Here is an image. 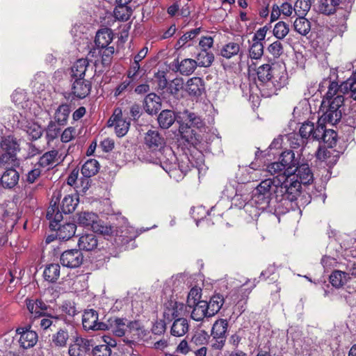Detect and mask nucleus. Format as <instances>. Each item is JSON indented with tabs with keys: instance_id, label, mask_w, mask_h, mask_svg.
Returning <instances> with one entry per match:
<instances>
[{
	"instance_id": "nucleus-62",
	"label": "nucleus",
	"mask_w": 356,
	"mask_h": 356,
	"mask_svg": "<svg viewBox=\"0 0 356 356\" xmlns=\"http://www.w3.org/2000/svg\"><path fill=\"white\" fill-rule=\"evenodd\" d=\"M177 168L182 172L186 174L192 166V163L190 162L187 156H182L180 159L177 161Z\"/></svg>"
},
{
	"instance_id": "nucleus-40",
	"label": "nucleus",
	"mask_w": 356,
	"mask_h": 356,
	"mask_svg": "<svg viewBox=\"0 0 356 356\" xmlns=\"http://www.w3.org/2000/svg\"><path fill=\"white\" fill-rule=\"evenodd\" d=\"M70 113V108L68 104H63L60 105L55 112V122H57L58 125H65L67 122Z\"/></svg>"
},
{
	"instance_id": "nucleus-53",
	"label": "nucleus",
	"mask_w": 356,
	"mask_h": 356,
	"mask_svg": "<svg viewBox=\"0 0 356 356\" xmlns=\"http://www.w3.org/2000/svg\"><path fill=\"white\" fill-rule=\"evenodd\" d=\"M57 321H58V318H56V317H53L51 316H44V315H42V316L35 318L33 320V323L37 325H39L40 327L43 330H47L49 327H50L51 325L55 326V325L54 324V322H57Z\"/></svg>"
},
{
	"instance_id": "nucleus-8",
	"label": "nucleus",
	"mask_w": 356,
	"mask_h": 356,
	"mask_svg": "<svg viewBox=\"0 0 356 356\" xmlns=\"http://www.w3.org/2000/svg\"><path fill=\"white\" fill-rule=\"evenodd\" d=\"M177 161L178 159L172 149L169 147L163 149V151H159V154L156 156L155 159L149 160V161L153 163L160 165L165 171L172 170L173 168L177 167Z\"/></svg>"
},
{
	"instance_id": "nucleus-23",
	"label": "nucleus",
	"mask_w": 356,
	"mask_h": 356,
	"mask_svg": "<svg viewBox=\"0 0 356 356\" xmlns=\"http://www.w3.org/2000/svg\"><path fill=\"white\" fill-rule=\"evenodd\" d=\"M143 107L146 113L154 115L161 108V98L155 93L148 94L144 99Z\"/></svg>"
},
{
	"instance_id": "nucleus-1",
	"label": "nucleus",
	"mask_w": 356,
	"mask_h": 356,
	"mask_svg": "<svg viewBox=\"0 0 356 356\" xmlns=\"http://www.w3.org/2000/svg\"><path fill=\"white\" fill-rule=\"evenodd\" d=\"M280 178L266 179L261 181L253 191L252 200L261 209L267 208L273 197L277 202V209L283 207L286 211L291 209L293 202L300 193V184L284 176Z\"/></svg>"
},
{
	"instance_id": "nucleus-6",
	"label": "nucleus",
	"mask_w": 356,
	"mask_h": 356,
	"mask_svg": "<svg viewBox=\"0 0 356 356\" xmlns=\"http://www.w3.org/2000/svg\"><path fill=\"white\" fill-rule=\"evenodd\" d=\"M224 42H226L224 45V58H233L232 64L236 66L239 62L238 55L240 51V36L227 32L224 34Z\"/></svg>"
},
{
	"instance_id": "nucleus-25",
	"label": "nucleus",
	"mask_w": 356,
	"mask_h": 356,
	"mask_svg": "<svg viewBox=\"0 0 356 356\" xmlns=\"http://www.w3.org/2000/svg\"><path fill=\"white\" fill-rule=\"evenodd\" d=\"M174 63L176 71L184 76L191 75L197 67V62L191 58H185L180 62L177 59Z\"/></svg>"
},
{
	"instance_id": "nucleus-15",
	"label": "nucleus",
	"mask_w": 356,
	"mask_h": 356,
	"mask_svg": "<svg viewBox=\"0 0 356 356\" xmlns=\"http://www.w3.org/2000/svg\"><path fill=\"white\" fill-rule=\"evenodd\" d=\"M92 88L91 82L86 79H74L72 84V95L78 99L86 97Z\"/></svg>"
},
{
	"instance_id": "nucleus-52",
	"label": "nucleus",
	"mask_w": 356,
	"mask_h": 356,
	"mask_svg": "<svg viewBox=\"0 0 356 356\" xmlns=\"http://www.w3.org/2000/svg\"><path fill=\"white\" fill-rule=\"evenodd\" d=\"M273 32L276 38L279 40L283 39L289 32V25L284 22L280 21L275 24Z\"/></svg>"
},
{
	"instance_id": "nucleus-55",
	"label": "nucleus",
	"mask_w": 356,
	"mask_h": 356,
	"mask_svg": "<svg viewBox=\"0 0 356 356\" xmlns=\"http://www.w3.org/2000/svg\"><path fill=\"white\" fill-rule=\"evenodd\" d=\"M60 125L57 122L50 121L46 129V137L48 142L56 138L60 132Z\"/></svg>"
},
{
	"instance_id": "nucleus-56",
	"label": "nucleus",
	"mask_w": 356,
	"mask_h": 356,
	"mask_svg": "<svg viewBox=\"0 0 356 356\" xmlns=\"http://www.w3.org/2000/svg\"><path fill=\"white\" fill-rule=\"evenodd\" d=\"M272 70H273V68H272L268 64H264L259 66L257 69L259 83L266 81L268 79L271 78Z\"/></svg>"
},
{
	"instance_id": "nucleus-50",
	"label": "nucleus",
	"mask_w": 356,
	"mask_h": 356,
	"mask_svg": "<svg viewBox=\"0 0 356 356\" xmlns=\"http://www.w3.org/2000/svg\"><path fill=\"white\" fill-rule=\"evenodd\" d=\"M1 148L4 153L16 154L18 149L17 142L11 137L3 138L1 142Z\"/></svg>"
},
{
	"instance_id": "nucleus-14",
	"label": "nucleus",
	"mask_w": 356,
	"mask_h": 356,
	"mask_svg": "<svg viewBox=\"0 0 356 356\" xmlns=\"http://www.w3.org/2000/svg\"><path fill=\"white\" fill-rule=\"evenodd\" d=\"M177 122L179 125L185 124L191 127L200 128L204 126L203 120L197 114L188 110L177 111Z\"/></svg>"
},
{
	"instance_id": "nucleus-26",
	"label": "nucleus",
	"mask_w": 356,
	"mask_h": 356,
	"mask_svg": "<svg viewBox=\"0 0 356 356\" xmlns=\"http://www.w3.org/2000/svg\"><path fill=\"white\" fill-rule=\"evenodd\" d=\"M280 163L285 168V174L290 176L294 173V169L298 164L295 159V154L291 150L285 151L281 154Z\"/></svg>"
},
{
	"instance_id": "nucleus-64",
	"label": "nucleus",
	"mask_w": 356,
	"mask_h": 356,
	"mask_svg": "<svg viewBox=\"0 0 356 356\" xmlns=\"http://www.w3.org/2000/svg\"><path fill=\"white\" fill-rule=\"evenodd\" d=\"M27 309L31 314L34 315V319L42 316L43 312L39 309L38 305L34 302V300H28L26 302Z\"/></svg>"
},
{
	"instance_id": "nucleus-18",
	"label": "nucleus",
	"mask_w": 356,
	"mask_h": 356,
	"mask_svg": "<svg viewBox=\"0 0 356 356\" xmlns=\"http://www.w3.org/2000/svg\"><path fill=\"white\" fill-rule=\"evenodd\" d=\"M80 250L93 251L99 246V238L94 233L82 234L78 240Z\"/></svg>"
},
{
	"instance_id": "nucleus-7",
	"label": "nucleus",
	"mask_w": 356,
	"mask_h": 356,
	"mask_svg": "<svg viewBox=\"0 0 356 356\" xmlns=\"http://www.w3.org/2000/svg\"><path fill=\"white\" fill-rule=\"evenodd\" d=\"M108 126L114 127L116 135L122 137L129 129L130 121L123 118L121 108H116L108 121Z\"/></svg>"
},
{
	"instance_id": "nucleus-29",
	"label": "nucleus",
	"mask_w": 356,
	"mask_h": 356,
	"mask_svg": "<svg viewBox=\"0 0 356 356\" xmlns=\"http://www.w3.org/2000/svg\"><path fill=\"white\" fill-rule=\"evenodd\" d=\"M113 40V32L110 29H103L97 32L95 43L98 49H104Z\"/></svg>"
},
{
	"instance_id": "nucleus-49",
	"label": "nucleus",
	"mask_w": 356,
	"mask_h": 356,
	"mask_svg": "<svg viewBox=\"0 0 356 356\" xmlns=\"http://www.w3.org/2000/svg\"><path fill=\"white\" fill-rule=\"evenodd\" d=\"M13 102L22 108L29 106V99L26 92L23 90H15L12 95Z\"/></svg>"
},
{
	"instance_id": "nucleus-42",
	"label": "nucleus",
	"mask_w": 356,
	"mask_h": 356,
	"mask_svg": "<svg viewBox=\"0 0 356 356\" xmlns=\"http://www.w3.org/2000/svg\"><path fill=\"white\" fill-rule=\"evenodd\" d=\"M99 169L98 161L95 159H89L82 165L81 173L85 177L89 178L96 175Z\"/></svg>"
},
{
	"instance_id": "nucleus-28",
	"label": "nucleus",
	"mask_w": 356,
	"mask_h": 356,
	"mask_svg": "<svg viewBox=\"0 0 356 356\" xmlns=\"http://www.w3.org/2000/svg\"><path fill=\"white\" fill-rule=\"evenodd\" d=\"M184 306L181 303H178L177 302H170L169 306L166 307L163 312V316L165 319L168 321H172V320L181 318L180 316L182 315L184 312Z\"/></svg>"
},
{
	"instance_id": "nucleus-57",
	"label": "nucleus",
	"mask_w": 356,
	"mask_h": 356,
	"mask_svg": "<svg viewBox=\"0 0 356 356\" xmlns=\"http://www.w3.org/2000/svg\"><path fill=\"white\" fill-rule=\"evenodd\" d=\"M201 289L199 287H193L191 289L187 298V305L189 307L194 306L195 303H197L198 301H200V299L201 298Z\"/></svg>"
},
{
	"instance_id": "nucleus-17",
	"label": "nucleus",
	"mask_w": 356,
	"mask_h": 356,
	"mask_svg": "<svg viewBox=\"0 0 356 356\" xmlns=\"http://www.w3.org/2000/svg\"><path fill=\"white\" fill-rule=\"evenodd\" d=\"M296 175L297 179L293 181V179L289 177V180L292 181H298L300 184L307 185L313 182L314 175L310 170L309 165L302 163L296 167L294 173Z\"/></svg>"
},
{
	"instance_id": "nucleus-63",
	"label": "nucleus",
	"mask_w": 356,
	"mask_h": 356,
	"mask_svg": "<svg viewBox=\"0 0 356 356\" xmlns=\"http://www.w3.org/2000/svg\"><path fill=\"white\" fill-rule=\"evenodd\" d=\"M216 298V297H213L209 302H207L209 316H213L220 310L222 305V303L219 305V302Z\"/></svg>"
},
{
	"instance_id": "nucleus-54",
	"label": "nucleus",
	"mask_w": 356,
	"mask_h": 356,
	"mask_svg": "<svg viewBox=\"0 0 356 356\" xmlns=\"http://www.w3.org/2000/svg\"><path fill=\"white\" fill-rule=\"evenodd\" d=\"M264 54V45L262 42H253L249 49V56L252 59H259Z\"/></svg>"
},
{
	"instance_id": "nucleus-11",
	"label": "nucleus",
	"mask_w": 356,
	"mask_h": 356,
	"mask_svg": "<svg viewBox=\"0 0 356 356\" xmlns=\"http://www.w3.org/2000/svg\"><path fill=\"white\" fill-rule=\"evenodd\" d=\"M180 140L188 147H196L200 143V136L196 131L185 124H181L179 127Z\"/></svg>"
},
{
	"instance_id": "nucleus-33",
	"label": "nucleus",
	"mask_w": 356,
	"mask_h": 356,
	"mask_svg": "<svg viewBox=\"0 0 356 356\" xmlns=\"http://www.w3.org/2000/svg\"><path fill=\"white\" fill-rule=\"evenodd\" d=\"M19 343L24 348L33 347L38 341V334L32 330H25L19 332Z\"/></svg>"
},
{
	"instance_id": "nucleus-3",
	"label": "nucleus",
	"mask_w": 356,
	"mask_h": 356,
	"mask_svg": "<svg viewBox=\"0 0 356 356\" xmlns=\"http://www.w3.org/2000/svg\"><path fill=\"white\" fill-rule=\"evenodd\" d=\"M47 218L49 220V227L51 230H57V237L59 240L67 241L76 232V225L72 222H67L62 225L59 222L63 220V215L60 212L56 202L51 205L47 211Z\"/></svg>"
},
{
	"instance_id": "nucleus-41",
	"label": "nucleus",
	"mask_w": 356,
	"mask_h": 356,
	"mask_svg": "<svg viewBox=\"0 0 356 356\" xmlns=\"http://www.w3.org/2000/svg\"><path fill=\"white\" fill-rule=\"evenodd\" d=\"M79 200L76 197L67 195L64 197L61 202V211L63 213H70L73 212L78 205Z\"/></svg>"
},
{
	"instance_id": "nucleus-10",
	"label": "nucleus",
	"mask_w": 356,
	"mask_h": 356,
	"mask_svg": "<svg viewBox=\"0 0 356 356\" xmlns=\"http://www.w3.org/2000/svg\"><path fill=\"white\" fill-rule=\"evenodd\" d=\"M63 266L75 268L80 266L83 261V255L80 250L71 249L64 251L60 257Z\"/></svg>"
},
{
	"instance_id": "nucleus-47",
	"label": "nucleus",
	"mask_w": 356,
	"mask_h": 356,
	"mask_svg": "<svg viewBox=\"0 0 356 356\" xmlns=\"http://www.w3.org/2000/svg\"><path fill=\"white\" fill-rule=\"evenodd\" d=\"M195 62H197V66L201 67H209L211 65L213 60V55L209 53L207 51L201 50L196 56Z\"/></svg>"
},
{
	"instance_id": "nucleus-60",
	"label": "nucleus",
	"mask_w": 356,
	"mask_h": 356,
	"mask_svg": "<svg viewBox=\"0 0 356 356\" xmlns=\"http://www.w3.org/2000/svg\"><path fill=\"white\" fill-rule=\"evenodd\" d=\"M92 353L93 356H111V350L108 345L102 344L93 348Z\"/></svg>"
},
{
	"instance_id": "nucleus-51",
	"label": "nucleus",
	"mask_w": 356,
	"mask_h": 356,
	"mask_svg": "<svg viewBox=\"0 0 356 356\" xmlns=\"http://www.w3.org/2000/svg\"><path fill=\"white\" fill-rule=\"evenodd\" d=\"M113 13L117 19L127 21L131 16V9L127 6L117 5Z\"/></svg>"
},
{
	"instance_id": "nucleus-32",
	"label": "nucleus",
	"mask_w": 356,
	"mask_h": 356,
	"mask_svg": "<svg viewBox=\"0 0 356 356\" xmlns=\"http://www.w3.org/2000/svg\"><path fill=\"white\" fill-rule=\"evenodd\" d=\"M191 308H193L191 312V318L196 321H200L203 320L204 317L209 316L207 301H198Z\"/></svg>"
},
{
	"instance_id": "nucleus-44",
	"label": "nucleus",
	"mask_w": 356,
	"mask_h": 356,
	"mask_svg": "<svg viewBox=\"0 0 356 356\" xmlns=\"http://www.w3.org/2000/svg\"><path fill=\"white\" fill-rule=\"evenodd\" d=\"M293 27L299 34L306 35L311 30V24L305 17H298L293 23Z\"/></svg>"
},
{
	"instance_id": "nucleus-61",
	"label": "nucleus",
	"mask_w": 356,
	"mask_h": 356,
	"mask_svg": "<svg viewBox=\"0 0 356 356\" xmlns=\"http://www.w3.org/2000/svg\"><path fill=\"white\" fill-rule=\"evenodd\" d=\"M42 171V169L40 167H38V165L35 163L33 169L28 172L26 175V181L30 184L34 183L40 176Z\"/></svg>"
},
{
	"instance_id": "nucleus-31",
	"label": "nucleus",
	"mask_w": 356,
	"mask_h": 356,
	"mask_svg": "<svg viewBox=\"0 0 356 356\" xmlns=\"http://www.w3.org/2000/svg\"><path fill=\"white\" fill-rule=\"evenodd\" d=\"M19 173L14 168L7 169L1 177V183L4 188H12L19 181Z\"/></svg>"
},
{
	"instance_id": "nucleus-4",
	"label": "nucleus",
	"mask_w": 356,
	"mask_h": 356,
	"mask_svg": "<svg viewBox=\"0 0 356 356\" xmlns=\"http://www.w3.org/2000/svg\"><path fill=\"white\" fill-rule=\"evenodd\" d=\"M105 327L104 330H109L119 337L127 336L135 339L139 338L140 333L143 332L138 321H130L127 318L118 317L110 318L107 323H105Z\"/></svg>"
},
{
	"instance_id": "nucleus-34",
	"label": "nucleus",
	"mask_w": 356,
	"mask_h": 356,
	"mask_svg": "<svg viewBox=\"0 0 356 356\" xmlns=\"http://www.w3.org/2000/svg\"><path fill=\"white\" fill-rule=\"evenodd\" d=\"M188 321L184 318L175 319L172 325L170 333L175 337H182L188 331Z\"/></svg>"
},
{
	"instance_id": "nucleus-46",
	"label": "nucleus",
	"mask_w": 356,
	"mask_h": 356,
	"mask_svg": "<svg viewBox=\"0 0 356 356\" xmlns=\"http://www.w3.org/2000/svg\"><path fill=\"white\" fill-rule=\"evenodd\" d=\"M310 0H297L294 4L295 15L305 17L311 8Z\"/></svg>"
},
{
	"instance_id": "nucleus-5",
	"label": "nucleus",
	"mask_w": 356,
	"mask_h": 356,
	"mask_svg": "<svg viewBox=\"0 0 356 356\" xmlns=\"http://www.w3.org/2000/svg\"><path fill=\"white\" fill-rule=\"evenodd\" d=\"M76 222L79 225L90 228L94 232L104 236H111L115 232L113 227L100 220L93 212L82 211L76 213Z\"/></svg>"
},
{
	"instance_id": "nucleus-13",
	"label": "nucleus",
	"mask_w": 356,
	"mask_h": 356,
	"mask_svg": "<svg viewBox=\"0 0 356 356\" xmlns=\"http://www.w3.org/2000/svg\"><path fill=\"white\" fill-rule=\"evenodd\" d=\"M184 89L190 97L197 99L205 92L204 82L200 77H192L186 81Z\"/></svg>"
},
{
	"instance_id": "nucleus-39",
	"label": "nucleus",
	"mask_w": 356,
	"mask_h": 356,
	"mask_svg": "<svg viewBox=\"0 0 356 356\" xmlns=\"http://www.w3.org/2000/svg\"><path fill=\"white\" fill-rule=\"evenodd\" d=\"M271 78H273L277 88L279 89L283 88L287 83L288 75L286 71L282 68L273 67Z\"/></svg>"
},
{
	"instance_id": "nucleus-27",
	"label": "nucleus",
	"mask_w": 356,
	"mask_h": 356,
	"mask_svg": "<svg viewBox=\"0 0 356 356\" xmlns=\"http://www.w3.org/2000/svg\"><path fill=\"white\" fill-rule=\"evenodd\" d=\"M177 112L175 113L171 110L165 109L159 113L157 121L161 129H167L174 124L175 120L177 121Z\"/></svg>"
},
{
	"instance_id": "nucleus-38",
	"label": "nucleus",
	"mask_w": 356,
	"mask_h": 356,
	"mask_svg": "<svg viewBox=\"0 0 356 356\" xmlns=\"http://www.w3.org/2000/svg\"><path fill=\"white\" fill-rule=\"evenodd\" d=\"M214 209L215 207H212L210 211H207L206 208L202 205L193 207L191 209V214L196 222L197 226H199V223L201 222V220H203L207 216H211V213Z\"/></svg>"
},
{
	"instance_id": "nucleus-59",
	"label": "nucleus",
	"mask_w": 356,
	"mask_h": 356,
	"mask_svg": "<svg viewBox=\"0 0 356 356\" xmlns=\"http://www.w3.org/2000/svg\"><path fill=\"white\" fill-rule=\"evenodd\" d=\"M268 51L274 58H279L283 53V45L277 40L268 46Z\"/></svg>"
},
{
	"instance_id": "nucleus-9",
	"label": "nucleus",
	"mask_w": 356,
	"mask_h": 356,
	"mask_svg": "<svg viewBox=\"0 0 356 356\" xmlns=\"http://www.w3.org/2000/svg\"><path fill=\"white\" fill-rule=\"evenodd\" d=\"M144 141L146 147L154 152L156 156L159 154V151H163L167 147L164 137L155 130L148 131L145 134Z\"/></svg>"
},
{
	"instance_id": "nucleus-12",
	"label": "nucleus",
	"mask_w": 356,
	"mask_h": 356,
	"mask_svg": "<svg viewBox=\"0 0 356 356\" xmlns=\"http://www.w3.org/2000/svg\"><path fill=\"white\" fill-rule=\"evenodd\" d=\"M82 324L86 330H104L106 327L105 323L99 322L97 312L92 309L84 312Z\"/></svg>"
},
{
	"instance_id": "nucleus-24",
	"label": "nucleus",
	"mask_w": 356,
	"mask_h": 356,
	"mask_svg": "<svg viewBox=\"0 0 356 356\" xmlns=\"http://www.w3.org/2000/svg\"><path fill=\"white\" fill-rule=\"evenodd\" d=\"M88 60L81 58L77 60L71 67V76L72 79H84L89 71Z\"/></svg>"
},
{
	"instance_id": "nucleus-19",
	"label": "nucleus",
	"mask_w": 356,
	"mask_h": 356,
	"mask_svg": "<svg viewBox=\"0 0 356 356\" xmlns=\"http://www.w3.org/2000/svg\"><path fill=\"white\" fill-rule=\"evenodd\" d=\"M74 328L72 325H67L60 328L55 334L52 335L51 341L54 346L57 347H65L70 335L73 334Z\"/></svg>"
},
{
	"instance_id": "nucleus-43",
	"label": "nucleus",
	"mask_w": 356,
	"mask_h": 356,
	"mask_svg": "<svg viewBox=\"0 0 356 356\" xmlns=\"http://www.w3.org/2000/svg\"><path fill=\"white\" fill-rule=\"evenodd\" d=\"M19 165L17 159L16 154L13 153H3L0 156V167L8 169L13 168L15 166Z\"/></svg>"
},
{
	"instance_id": "nucleus-22",
	"label": "nucleus",
	"mask_w": 356,
	"mask_h": 356,
	"mask_svg": "<svg viewBox=\"0 0 356 356\" xmlns=\"http://www.w3.org/2000/svg\"><path fill=\"white\" fill-rule=\"evenodd\" d=\"M211 346L213 350L222 348V319L217 320L212 327Z\"/></svg>"
},
{
	"instance_id": "nucleus-45",
	"label": "nucleus",
	"mask_w": 356,
	"mask_h": 356,
	"mask_svg": "<svg viewBox=\"0 0 356 356\" xmlns=\"http://www.w3.org/2000/svg\"><path fill=\"white\" fill-rule=\"evenodd\" d=\"M266 170L271 175L277 174V175L274 178H280L282 181H283L282 177L284 176L286 178L289 179L290 175H287V174H285V168H284L282 163H280V161L274 162L269 164L267 166Z\"/></svg>"
},
{
	"instance_id": "nucleus-2",
	"label": "nucleus",
	"mask_w": 356,
	"mask_h": 356,
	"mask_svg": "<svg viewBox=\"0 0 356 356\" xmlns=\"http://www.w3.org/2000/svg\"><path fill=\"white\" fill-rule=\"evenodd\" d=\"M320 87L321 88L327 87V91L322 101V107L325 111L320 120L335 124L340 121L343 111L344 96L343 92L341 90H339L338 83L332 81L330 79L323 80L320 84Z\"/></svg>"
},
{
	"instance_id": "nucleus-37",
	"label": "nucleus",
	"mask_w": 356,
	"mask_h": 356,
	"mask_svg": "<svg viewBox=\"0 0 356 356\" xmlns=\"http://www.w3.org/2000/svg\"><path fill=\"white\" fill-rule=\"evenodd\" d=\"M57 155L58 152L56 150H51L44 153L36 163L38 167L41 168L42 170L49 169L54 165Z\"/></svg>"
},
{
	"instance_id": "nucleus-36",
	"label": "nucleus",
	"mask_w": 356,
	"mask_h": 356,
	"mask_svg": "<svg viewBox=\"0 0 356 356\" xmlns=\"http://www.w3.org/2000/svg\"><path fill=\"white\" fill-rule=\"evenodd\" d=\"M60 266L58 264H51L47 265L43 272V276L46 281L54 283L60 277Z\"/></svg>"
},
{
	"instance_id": "nucleus-58",
	"label": "nucleus",
	"mask_w": 356,
	"mask_h": 356,
	"mask_svg": "<svg viewBox=\"0 0 356 356\" xmlns=\"http://www.w3.org/2000/svg\"><path fill=\"white\" fill-rule=\"evenodd\" d=\"M98 54H100L102 56V63L103 65H108L114 54V47H106L104 49H98Z\"/></svg>"
},
{
	"instance_id": "nucleus-16",
	"label": "nucleus",
	"mask_w": 356,
	"mask_h": 356,
	"mask_svg": "<svg viewBox=\"0 0 356 356\" xmlns=\"http://www.w3.org/2000/svg\"><path fill=\"white\" fill-rule=\"evenodd\" d=\"M92 346V340L76 337L74 343L69 348V355L70 356H86Z\"/></svg>"
},
{
	"instance_id": "nucleus-35",
	"label": "nucleus",
	"mask_w": 356,
	"mask_h": 356,
	"mask_svg": "<svg viewBox=\"0 0 356 356\" xmlns=\"http://www.w3.org/2000/svg\"><path fill=\"white\" fill-rule=\"evenodd\" d=\"M350 279L349 273L341 270H334L330 275V282L336 288H340Z\"/></svg>"
},
{
	"instance_id": "nucleus-21",
	"label": "nucleus",
	"mask_w": 356,
	"mask_h": 356,
	"mask_svg": "<svg viewBox=\"0 0 356 356\" xmlns=\"http://www.w3.org/2000/svg\"><path fill=\"white\" fill-rule=\"evenodd\" d=\"M18 122L20 128L26 131L32 140H37L42 136V129L38 124L26 120H19Z\"/></svg>"
},
{
	"instance_id": "nucleus-48",
	"label": "nucleus",
	"mask_w": 356,
	"mask_h": 356,
	"mask_svg": "<svg viewBox=\"0 0 356 356\" xmlns=\"http://www.w3.org/2000/svg\"><path fill=\"white\" fill-rule=\"evenodd\" d=\"M258 87L261 91L265 92L266 96H271L272 95L276 94V92L280 90L277 88L273 78L268 79L266 81L259 83Z\"/></svg>"
},
{
	"instance_id": "nucleus-30",
	"label": "nucleus",
	"mask_w": 356,
	"mask_h": 356,
	"mask_svg": "<svg viewBox=\"0 0 356 356\" xmlns=\"http://www.w3.org/2000/svg\"><path fill=\"white\" fill-rule=\"evenodd\" d=\"M319 129L321 131L319 132V142H323L327 147H332L337 142V133L332 129H325L324 124L319 122Z\"/></svg>"
},
{
	"instance_id": "nucleus-20",
	"label": "nucleus",
	"mask_w": 356,
	"mask_h": 356,
	"mask_svg": "<svg viewBox=\"0 0 356 356\" xmlns=\"http://www.w3.org/2000/svg\"><path fill=\"white\" fill-rule=\"evenodd\" d=\"M321 122L322 121L319 119L316 126L311 122H305L303 123L299 130L300 136L304 140L310 138L315 140H319V132L322 131L321 129H319V122Z\"/></svg>"
}]
</instances>
